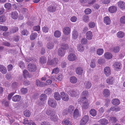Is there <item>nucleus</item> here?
I'll return each mask as SVG.
<instances>
[{
	"label": "nucleus",
	"mask_w": 125,
	"mask_h": 125,
	"mask_svg": "<svg viewBox=\"0 0 125 125\" xmlns=\"http://www.w3.org/2000/svg\"><path fill=\"white\" fill-rule=\"evenodd\" d=\"M84 100H81L80 99H79L78 102H81L83 103V104L82 106V109L83 110L85 109L88 108L89 107V104L88 103V100L84 98Z\"/></svg>",
	"instance_id": "nucleus-1"
},
{
	"label": "nucleus",
	"mask_w": 125,
	"mask_h": 125,
	"mask_svg": "<svg viewBox=\"0 0 125 125\" xmlns=\"http://www.w3.org/2000/svg\"><path fill=\"white\" fill-rule=\"evenodd\" d=\"M67 92L70 96L72 97H76L80 93V92L78 90L74 91L73 90H67Z\"/></svg>",
	"instance_id": "nucleus-2"
},
{
	"label": "nucleus",
	"mask_w": 125,
	"mask_h": 125,
	"mask_svg": "<svg viewBox=\"0 0 125 125\" xmlns=\"http://www.w3.org/2000/svg\"><path fill=\"white\" fill-rule=\"evenodd\" d=\"M48 104L52 107L55 108L57 103L56 101L53 99L50 98L48 100Z\"/></svg>",
	"instance_id": "nucleus-3"
},
{
	"label": "nucleus",
	"mask_w": 125,
	"mask_h": 125,
	"mask_svg": "<svg viewBox=\"0 0 125 125\" xmlns=\"http://www.w3.org/2000/svg\"><path fill=\"white\" fill-rule=\"evenodd\" d=\"M89 119V117L88 115L84 116L81 119L80 121V125H84L88 122Z\"/></svg>",
	"instance_id": "nucleus-4"
},
{
	"label": "nucleus",
	"mask_w": 125,
	"mask_h": 125,
	"mask_svg": "<svg viewBox=\"0 0 125 125\" xmlns=\"http://www.w3.org/2000/svg\"><path fill=\"white\" fill-rule=\"evenodd\" d=\"M114 69L117 71H118L122 67L121 63L118 62H115L113 65Z\"/></svg>",
	"instance_id": "nucleus-5"
},
{
	"label": "nucleus",
	"mask_w": 125,
	"mask_h": 125,
	"mask_svg": "<svg viewBox=\"0 0 125 125\" xmlns=\"http://www.w3.org/2000/svg\"><path fill=\"white\" fill-rule=\"evenodd\" d=\"M28 69L31 72H34L36 70V66L33 64H30L28 65Z\"/></svg>",
	"instance_id": "nucleus-6"
},
{
	"label": "nucleus",
	"mask_w": 125,
	"mask_h": 125,
	"mask_svg": "<svg viewBox=\"0 0 125 125\" xmlns=\"http://www.w3.org/2000/svg\"><path fill=\"white\" fill-rule=\"evenodd\" d=\"M58 60L57 58H54L50 61L49 59V61L47 62V64L48 65L55 66L58 63Z\"/></svg>",
	"instance_id": "nucleus-7"
},
{
	"label": "nucleus",
	"mask_w": 125,
	"mask_h": 125,
	"mask_svg": "<svg viewBox=\"0 0 125 125\" xmlns=\"http://www.w3.org/2000/svg\"><path fill=\"white\" fill-rule=\"evenodd\" d=\"M67 58L69 61H73L76 60L77 57L75 54L73 53H71L68 55Z\"/></svg>",
	"instance_id": "nucleus-8"
},
{
	"label": "nucleus",
	"mask_w": 125,
	"mask_h": 125,
	"mask_svg": "<svg viewBox=\"0 0 125 125\" xmlns=\"http://www.w3.org/2000/svg\"><path fill=\"white\" fill-rule=\"evenodd\" d=\"M61 96L62 100L64 101H67L69 99V96L64 92H62L61 93Z\"/></svg>",
	"instance_id": "nucleus-9"
},
{
	"label": "nucleus",
	"mask_w": 125,
	"mask_h": 125,
	"mask_svg": "<svg viewBox=\"0 0 125 125\" xmlns=\"http://www.w3.org/2000/svg\"><path fill=\"white\" fill-rule=\"evenodd\" d=\"M118 7L123 10H125V2L123 1H119L117 2Z\"/></svg>",
	"instance_id": "nucleus-10"
},
{
	"label": "nucleus",
	"mask_w": 125,
	"mask_h": 125,
	"mask_svg": "<svg viewBox=\"0 0 125 125\" xmlns=\"http://www.w3.org/2000/svg\"><path fill=\"white\" fill-rule=\"evenodd\" d=\"M104 72L106 76H109L111 74V70L110 68L108 67H105L104 70Z\"/></svg>",
	"instance_id": "nucleus-11"
},
{
	"label": "nucleus",
	"mask_w": 125,
	"mask_h": 125,
	"mask_svg": "<svg viewBox=\"0 0 125 125\" xmlns=\"http://www.w3.org/2000/svg\"><path fill=\"white\" fill-rule=\"evenodd\" d=\"M63 31L65 35H68L70 34L71 29L69 27H66L63 28Z\"/></svg>",
	"instance_id": "nucleus-12"
},
{
	"label": "nucleus",
	"mask_w": 125,
	"mask_h": 125,
	"mask_svg": "<svg viewBox=\"0 0 125 125\" xmlns=\"http://www.w3.org/2000/svg\"><path fill=\"white\" fill-rule=\"evenodd\" d=\"M80 116L79 111L78 109H76L74 111L73 114V117L74 119H76Z\"/></svg>",
	"instance_id": "nucleus-13"
},
{
	"label": "nucleus",
	"mask_w": 125,
	"mask_h": 125,
	"mask_svg": "<svg viewBox=\"0 0 125 125\" xmlns=\"http://www.w3.org/2000/svg\"><path fill=\"white\" fill-rule=\"evenodd\" d=\"M106 81L107 83L109 84H113L115 82L114 78L111 77L108 78L106 80Z\"/></svg>",
	"instance_id": "nucleus-14"
},
{
	"label": "nucleus",
	"mask_w": 125,
	"mask_h": 125,
	"mask_svg": "<svg viewBox=\"0 0 125 125\" xmlns=\"http://www.w3.org/2000/svg\"><path fill=\"white\" fill-rule=\"evenodd\" d=\"M36 84L37 86L40 87H43L46 86L44 83L38 79L36 80Z\"/></svg>",
	"instance_id": "nucleus-15"
},
{
	"label": "nucleus",
	"mask_w": 125,
	"mask_h": 125,
	"mask_svg": "<svg viewBox=\"0 0 125 125\" xmlns=\"http://www.w3.org/2000/svg\"><path fill=\"white\" fill-rule=\"evenodd\" d=\"M117 8L115 6H112L110 7L108 9L109 11L111 13H113L116 12Z\"/></svg>",
	"instance_id": "nucleus-16"
},
{
	"label": "nucleus",
	"mask_w": 125,
	"mask_h": 125,
	"mask_svg": "<svg viewBox=\"0 0 125 125\" xmlns=\"http://www.w3.org/2000/svg\"><path fill=\"white\" fill-rule=\"evenodd\" d=\"M86 38L88 40H91L93 37L92 32L90 31H87L86 33Z\"/></svg>",
	"instance_id": "nucleus-17"
},
{
	"label": "nucleus",
	"mask_w": 125,
	"mask_h": 125,
	"mask_svg": "<svg viewBox=\"0 0 125 125\" xmlns=\"http://www.w3.org/2000/svg\"><path fill=\"white\" fill-rule=\"evenodd\" d=\"M88 95V92L87 91H83L82 93V98L81 99H80L81 100H84V98H86V97Z\"/></svg>",
	"instance_id": "nucleus-18"
},
{
	"label": "nucleus",
	"mask_w": 125,
	"mask_h": 125,
	"mask_svg": "<svg viewBox=\"0 0 125 125\" xmlns=\"http://www.w3.org/2000/svg\"><path fill=\"white\" fill-rule=\"evenodd\" d=\"M56 10V6L53 5L50 6L48 7L47 9L48 11L50 12H55Z\"/></svg>",
	"instance_id": "nucleus-19"
},
{
	"label": "nucleus",
	"mask_w": 125,
	"mask_h": 125,
	"mask_svg": "<svg viewBox=\"0 0 125 125\" xmlns=\"http://www.w3.org/2000/svg\"><path fill=\"white\" fill-rule=\"evenodd\" d=\"M65 52L63 49L60 48L58 50V53L59 56L62 57L64 55Z\"/></svg>",
	"instance_id": "nucleus-20"
},
{
	"label": "nucleus",
	"mask_w": 125,
	"mask_h": 125,
	"mask_svg": "<svg viewBox=\"0 0 125 125\" xmlns=\"http://www.w3.org/2000/svg\"><path fill=\"white\" fill-rule=\"evenodd\" d=\"M50 119L52 121L54 122L56 121L58 119V117L54 112L52 114L50 117Z\"/></svg>",
	"instance_id": "nucleus-21"
},
{
	"label": "nucleus",
	"mask_w": 125,
	"mask_h": 125,
	"mask_svg": "<svg viewBox=\"0 0 125 125\" xmlns=\"http://www.w3.org/2000/svg\"><path fill=\"white\" fill-rule=\"evenodd\" d=\"M0 71L3 74H6L7 72L6 67L3 65L0 64Z\"/></svg>",
	"instance_id": "nucleus-22"
},
{
	"label": "nucleus",
	"mask_w": 125,
	"mask_h": 125,
	"mask_svg": "<svg viewBox=\"0 0 125 125\" xmlns=\"http://www.w3.org/2000/svg\"><path fill=\"white\" fill-rule=\"evenodd\" d=\"M104 23L106 25H109L111 22L110 18L108 16H106L104 18Z\"/></svg>",
	"instance_id": "nucleus-23"
},
{
	"label": "nucleus",
	"mask_w": 125,
	"mask_h": 125,
	"mask_svg": "<svg viewBox=\"0 0 125 125\" xmlns=\"http://www.w3.org/2000/svg\"><path fill=\"white\" fill-rule=\"evenodd\" d=\"M84 86L85 88L89 89L91 86V84L90 81H85L84 83Z\"/></svg>",
	"instance_id": "nucleus-24"
},
{
	"label": "nucleus",
	"mask_w": 125,
	"mask_h": 125,
	"mask_svg": "<svg viewBox=\"0 0 125 125\" xmlns=\"http://www.w3.org/2000/svg\"><path fill=\"white\" fill-rule=\"evenodd\" d=\"M76 72L78 74L81 75L82 74L83 72L82 68L80 67H77L76 69Z\"/></svg>",
	"instance_id": "nucleus-25"
},
{
	"label": "nucleus",
	"mask_w": 125,
	"mask_h": 125,
	"mask_svg": "<svg viewBox=\"0 0 125 125\" xmlns=\"http://www.w3.org/2000/svg\"><path fill=\"white\" fill-rule=\"evenodd\" d=\"M99 121L100 124L102 125H106L108 123V120L105 118L100 119Z\"/></svg>",
	"instance_id": "nucleus-26"
},
{
	"label": "nucleus",
	"mask_w": 125,
	"mask_h": 125,
	"mask_svg": "<svg viewBox=\"0 0 125 125\" xmlns=\"http://www.w3.org/2000/svg\"><path fill=\"white\" fill-rule=\"evenodd\" d=\"M21 97V96L19 95H16L14 96L12 98V100L14 102H17L20 101Z\"/></svg>",
	"instance_id": "nucleus-27"
},
{
	"label": "nucleus",
	"mask_w": 125,
	"mask_h": 125,
	"mask_svg": "<svg viewBox=\"0 0 125 125\" xmlns=\"http://www.w3.org/2000/svg\"><path fill=\"white\" fill-rule=\"evenodd\" d=\"M11 17L13 19H16L18 17V14L17 12L14 11L11 14Z\"/></svg>",
	"instance_id": "nucleus-28"
},
{
	"label": "nucleus",
	"mask_w": 125,
	"mask_h": 125,
	"mask_svg": "<svg viewBox=\"0 0 125 125\" xmlns=\"http://www.w3.org/2000/svg\"><path fill=\"white\" fill-rule=\"evenodd\" d=\"M72 38L74 39H76L78 36V33L75 30H73L72 32Z\"/></svg>",
	"instance_id": "nucleus-29"
},
{
	"label": "nucleus",
	"mask_w": 125,
	"mask_h": 125,
	"mask_svg": "<svg viewBox=\"0 0 125 125\" xmlns=\"http://www.w3.org/2000/svg\"><path fill=\"white\" fill-rule=\"evenodd\" d=\"M54 97L55 99L57 101L60 100L61 99V96L59 93L58 92H55L54 93Z\"/></svg>",
	"instance_id": "nucleus-30"
},
{
	"label": "nucleus",
	"mask_w": 125,
	"mask_h": 125,
	"mask_svg": "<svg viewBox=\"0 0 125 125\" xmlns=\"http://www.w3.org/2000/svg\"><path fill=\"white\" fill-rule=\"evenodd\" d=\"M104 56L105 58L107 59H110L112 57V54L109 52H107L105 53Z\"/></svg>",
	"instance_id": "nucleus-31"
},
{
	"label": "nucleus",
	"mask_w": 125,
	"mask_h": 125,
	"mask_svg": "<svg viewBox=\"0 0 125 125\" xmlns=\"http://www.w3.org/2000/svg\"><path fill=\"white\" fill-rule=\"evenodd\" d=\"M6 116L8 118L10 123H12L14 121L15 117L13 116H11L9 114H6Z\"/></svg>",
	"instance_id": "nucleus-32"
},
{
	"label": "nucleus",
	"mask_w": 125,
	"mask_h": 125,
	"mask_svg": "<svg viewBox=\"0 0 125 125\" xmlns=\"http://www.w3.org/2000/svg\"><path fill=\"white\" fill-rule=\"evenodd\" d=\"M77 50L80 52H83L84 51V47L80 44H78L77 47Z\"/></svg>",
	"instance_id": "nucleus-33"
},
{
	"label": "nucleus",
	"mask_w": 125,
	"mask_h": 125,
	"mask_svg": "<svg viewBox=\"0 0 125 125\" xmlns=\"http://www.w3.org/2000/svg\"><path fill=\"white\" fill-rule=\"evenodd\" d=\"M61 35V32L58 30L56 31L54 33V36L56 38H59Z\"/></svg>",
	"instance_id": "nucleus-34"
},
{
	"label": "nucleus",
	"mask_w": 125,
	"mask_h": 125,
	"mask_svg": "<svg viewBox=\"0 0 125 125\" xmlns=\"http://www.w3.org/2000/svg\"><path fill=\"white\" fill-rule=\"evenodd\" d=\"M33 122L32 120H31L30 121H29L27 118H25L24 120V121H23V123L24 124H28L29 125H31V124H32V123H33Z\"/></svg>",
	"instance_id": "nucleus-35"
},
{
	"label": "nucleus",
	"mask_w": 125,
	"mask_h": 125,
	"mask_svg": "<svg viewBox=\"0 0 125 125\" xmlns=\"http://www.w3.org/2000/svg\"><path fill=\"white\" fill-rule=\"evenodd\" d=\"M112 104L115 105H118L120 104V102L119 100L117 99H115L112 100Z\"/></svg>",
	"instance_id": "nucleus-36"
},
{
	"label": "nucleus",
	"mask_w": 125,
	"mask_h": 125,
	"mask_svg": "<svg viewBox=\"0 0 125 125\" xmlns=\"http://www.w3.org/2000/svg\"><path fill=\"white\" fill-rule=\"evenodd\" d=\"M104 95L106 97H108L110 95V92L107 89H104L103 91Z\"/></svg>",
	"instance_id": "nucleus-37"
},
{
	"label": "nucleus",
	"mask_w": 125,
	"mask_h": 125,
	"mask_svg": "<svg viewBox=\"0 0 125 125\" xmlns=\"http://www.w3.org/2000/svg\"><path fill=\"white\" fill-rule=\"evenodd\" d=\"M23 75L24 78L27 77H30V76L29 73L26 70H24L23 72Z\"/></svg>",
	"instance_id": "nucleus-38"
},
{
	"label": "nucleus",
	"mask_w": 125,
	"mask_h": 125,
	"mask_svg": "<svg viewBox=\"0 0 125 125\" xmlns=\"http://www.w3.org/2000/svg\"><path fill=\"white\" fill-rule=\"evenodd\" d=\"M70 81L72 83H76L77 80V78L75 77L72 76L70 77Z\"/></svg>",
	"instance_id": "nucleus-39"
},
{
	"label": "nucleus",
	"mask_w": 125,
	"mask_h": 125,
	"mask_svg": "<svg viewBox=\"0 0 125 125\" xmlns=\"http://www.w3.org/2000/svg\"><path fill=\"white\" fill-rule=\"evenodd\" d=\"M47 97L46 95L44 94H42L40 97V100L42 101H44L46 100Z\"/></svg>",
	"instance_id": "nucleus-40"
},
{
	"label": "nucleus",
	"mask_w": 125,
	"mask_h": 125,
	"mask_svg": "<svg viewBox=\"0 0 125 125\" xmlns=\"http://www.w3.org/2000/svg\"><path fill=\"white\" fill-rule=\"evenodd\" d=\"M124 33L122 31L118 32L117 34V37L119 38H122L124 36Z\"/></svg>",
	"instance_id": "nucleus-41"
},
{
	"label": "nucleus",
	"mask_w": 125,
	"mask_h": 125,
	"mask_svg": "<svg viewBox=\"0 0 125 125\" xmlns=\"http://www.w3.org/2000/svg\"><path fill=\"white\" fill-rule=\"evenodd\" d=\"M47 61L46 58L44 57H42L40 58V62L42 64H44Z\"/></svg>",
	"instance_id": "nucleus-42"
},
{
	"label": "nucleus",
	"mask_w": 125,
	"mask_h": 125,
	"mask_svg": "<svg viewBox=\"0 0 125 125\" xmlns=\"http://www.w3.org/2000/svg\"><path fill=\"white\" fill-rule=\"evenodd\" d=\"M83 21L85 22H87L89 21V17L88 15H84L83 17Z\"/></svg>",
	"instance_id": "nucleus-43"
},
{
	"label": "nucleus",
	"mask_w": 125,
	"mask_h": 125,
	"mask_svg": "<svg viewBox=\"0 0 125 125\" xmlns=\"http://www.w3.org/2000/svg\"><path fill=\"white\" fill-rule=\"evenodd\" d=\"M24 115L26 117H29L31 115V113L30 111L28 110H26L24 112Z\"/></svg>",
	"instance_id": "nucleus-44"
},
{
	"label": "nucleus",
	"mask_w": 125,
	"mask_h": 125,
	"mask_svg": "<svg viewBox=\"0 0 125 125\" xmlns=\"http://www.w3.org/2000/svg\"><path fill=\"white\" fill-rule=\"evenodd\" d=\"M69 113H71L74 109V107L73 106L71 105L69 106L67 109Z\"/></svg>",
	"instance_id": "nucleus-45"
},
{
	"label": "nucleus",
	"mask_w": 125,
	"mask_h": 125,
	"mask_svg": "<svg viewBox=\"0 0 125 125\" xmlns=\"http://www.w3.org/2000/svg\"><path fill=\"white\" fill-rule=\"evenodd\" d=\"M37 34L36 33H32L30 36V39L31 40H34L36 38Z\"/></svg>",
	"instance_id": "nucleus-46"
},
{
	"label": "nucleus",
	"mask_w": 125,
	"mask_h": 125,
	"mask_svg": "<svg viewBox=\"0 0 125 125\" xmlns=\"http://www.w3.org/2000/svg\"><path fill=\"white\" fill-rule=\"evenodd\" d=\"M96 111L94 109H92L90 110V114L92 116H95L96 115Z\"/></svg>",
	"instance_id": "nucleus-47"
},
{
	"label": "nucleus",
	"mask_w": 125,
	"mask_h": 125,
	"mask_svg": "<svg viewBox=\"0 0 125 125\" xmlns=\"http://www.w3.org/2000/svg\"><path fill=\"white\" fill-rule=\"evenodd\" d=\"M55 112L52 110L49 109H48L46 112V114L50 116V117L52 115V114H53Z\"/></svg>",
	"instance_id": "nucleus-48"
},
{
	"label": "nucleus",
	"mask_w": 125,
	"mask_h": 125,
	"mask_svg": "<svg viewBox=\"0 0 125 125\" xmlns=\"http://www.w3.org/2000/svg\"><path fill=\"white\" fill-rule=\"evenodd\" d=\"M54 47L53 43H52L49 42L47 44V47L48 49L51 50Z\"/></svg>",
	"instance_id": "nucleus-49"
},
{
	"label": "nucleus",
	"mask_w": 125,
	"mask_h": 125,
	"mask_svg": "<svg viewBox=\"0 0 125 125\" xmlns=\"http://www.w3.org/2000/svg\"><path fill=\"white\" fill-rule=\"evenodd\" d=\"M18 65L21 69L24 68L25 67V64L22 61L19 62Z\"/></svg>",
	"instance_id": "nucleus-50"
},
{
	"label": "nucleus",
	"mask_w": 125,
	"mask_h": 125,
	"mask_svg": "<svg viewBox=\"0 0 125 125\" xmlns=\"http://www.w3.org/2000/svg\"><path fill=\"white\" fill-rule=\"evenodd\" d=\"M104 51L101 49H99L97 50V54L99 55H102L104 53Z\"/></svg>",
	"instance_id": "nucleus-51"
},
{
	"label": "nucleus",
	"mask_w": 125,
	"mask_h": 125,
	"mask_svg": "<svg viewBox=\"0 0 125 125\" xmlns=\"http://www.w3.org/2000/svg\"><path fill=\"white\" fill-rule=\"evenodd\" d=\"M63 124L65 125H72V123L69 120H66L64 121Z\"/></svg>",
	"instance_id": "nucleus-52"
},
{
	"label": "nucleus",
	"mask_w": 125,
	"mask_h": 125,
	"mask_svg": "<svg viewBox=\"0 0 125 125\" xmlns=\"http://www.w3.org/2000/svg\"><path fill=\"white\" fill-rule=\"evenodd\" d=\"M21 93L23 94H25L28 92V90L27 88H22L21 90Z\"/></svg>",
	"instance_id": "nucleus-53"
},
{
	"label": "nucleus",
	"mask_w": 125,
	"mask_h": 125,
	"mask_svg": "<svg viewBox=\"0 0 125 125\" xmlns=\"http://www.w3.org/2000/svg\"><path fill=\"white\" fill-rule=\"evenodd\" d=\"M20 11L23 14H28V10L26 8H21Z\"/></svg>",
	"instance_id": "nucleus-54"
},
{
	"label": "nucleus",
	"mask_w": 125,
	"mask_h": 125,
	"mask_svg": "<svg viewBox=\"0 0 125 125\" xmlns=\"http://www.w3.org/2000/svg\"><path fill=\"white\" fill-rule=\"evenodd\" d=\"M49 30V28L47 26H44L42 28V30L43 32L45 33L48 32Z\"/></svg>",
	"instance_id": "nucleus-55"
},
{
	"label": "nucleus",
	"mask_w": 125,
	"mask_h": 125,
	"mask_svg": "<svg viewBox=\"0 0 125 125\" xmlns=\"http://www.w3.org/2000/svg\"><path fill=\"white\" fill-rule=\"evenodd\" d=\"M97 62L99 64H101L104 62V60L103 58H101L98 60Z\"/></svg>",
	"instance_id": "nucleus-56"
},
{
	"label": "nucleus",
	"mask_w": 125,
	"mask_h": 125,
	"mask_svg": "<svg viewBox=\"0 0 125 125\" xmlns=\"http://www.w3.org/2000/svg\"><path fill=\"white\" fill-rule=\"evenodd\" d=\"M87 41V40L85 38H82L81 40V42L83 44H86Z\"/></svg>",
	"instance_id": "nucleus-57"
},
{
	"label": "nucleus",
	"mask_w": 125,
	"mask_h": 125,
	"mask_svg": "<svg viewBox=\"0 0 125 125\" xmlns=\"http://www.w3.org/2000/svg\"><path fill=\"white\" fill-rule=\"evenodd\" d=\"M89 27L91 28H94L95 26V24L93 22H90L89 24Z\"/></svg>",
	"instance_id": "nucleus-58"
},
{
	"label": "nucleus",
	"mask_w": 125,
	"mask_h": 125,
	"mask_svg": "<svg viewBox=\"0 0 125 125\" xmlns=\"http://www.w3.org/2000/svg\"><path fill=\"white\" fill-rule=\"evenodd\" d=\"M18 86V83L16 82H14L12 83L11 85V87L13 89H15L17 88Z\"/></svg>",
	"instance_id": "nucleus-59"
},
{
	"label": "nucleus",
	"mask_w": 125,
	"mask_h": 125,
	"mask_svg": "<svg viewBox=\"0 0 125 125\" xmlns=\"http://www.w3.org/2000/svg\"><path fill=\"white\" fill-rule=\"evenodd\" d=\"M63 78V76L62 74L59 73L58 74L57 77V79L58 81H61Z\"/></svg>",
	"instance_id": "nucleus-60"
},
{
	"label": "nucleus",
	"mask_w": 125,
	"mask_h": 125,
	"mask_svg": "<svg viewBox=\"0 0 125 125\" xmlns=\"http://www.w3.org/2000/svg\"><path fill=\"white\" fill-rule=\"evenodd\" d=\"M6 17L4 16H1L0 17V22H4L6 20Z\"/></svg>",
	"instance_id": "nucleus-61"
},
{
	"label": "nucleus",
	"mask_w": 125,
	"mask_h": 125,
	"mask_svg": "<svg viewBox=\"0 0 125 125\" xmlns=\"http://www.w3.org/2000/svg\"><path fill=\"white\" fill-rule=\"evenodd\" d=\"M109 120L110 121H111L112 122L115 123L116 122L117 119L115 117H110Z\"/></svg>",
	"instance_id": "nucleus-62"
},
{
	"label": "nucleus",
	"mask_w": 125,
	"mask_h": 125,
	"mask_svg": "<svg viewBox=\"0 0 125 125\" xmlns=\"http://www.w3.org/2000/svg\"><path fill=\"white\" fill-rule=\"evenodd\" d=\"M77 18L75 16H73L71 17L70 20L72 22H76L77 20Z\"/></svg>",
	"instance_id": "nucleus-63"
},
{
	"label": "nucleus",
	"mask_w": 125,
	"mask_h": 125,
	"mask_svg": "<svg viewBox=\"0 0 125 125\" xmlns=\"http://www.w3.org/2000/svg\"><path fill=\"white\" fill-rule=\"evenodd\" d=\"M120 22L122 24H125V16H123L121 18Z\"/></svg>",
	"instance_id": "nucleus-64"
}]
</instances>
